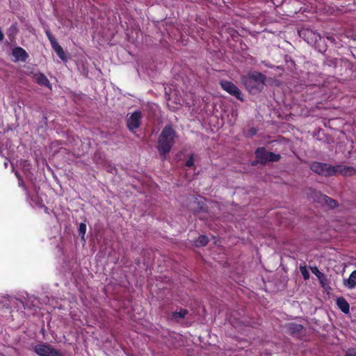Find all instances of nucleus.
I'll return each mask as SVG.
<instances>
[{
	"label": "nucleus",
	"instance_id": "f257e3e1",
	"mask_svg": "<svg viewBox=\"0 0 356 356\" xmlns=\"http://www.w3.org/2000/svg\"><path fill=\"white\" fill-rule=\"evenodd\" d=\"M266 76L259 72H252L242 77V83L251 94L260 92L266 83Z\"/></svg>",
	"mask_w": 356,
	"mask_h": 356
},
{
	"label": "nucleus",
	"instance_id": "f03ea898",
	"mask_svg": "<svg viewBox=\"0 0 356 356\" xmlns=\"http://www.w3.org/2000/svg\"><path fill=\"white\" fill-rule=\"evenodd\" d=\"M175 137L176 133L172 126H165L158 140L157 148L161 155L165 156L170 151L175 143L174 139Z\"/></svg>",
	"mask_w": 356,
	"mask_h": 356
},
{
	"label": "nucleus",
	"instance_id": "7ed1b4c3",
	"mask_svg": "<svg viewBox=\"0 0 356 356\" xmlns=\"http://www.w3.org/2000/svg\"><path fill=\"white\" fill-rule=\"evenodd\" d=\"M310 169L314 172L325 177L336 175L334 166L325 163L314 161L310 164Z\"/></svg>",
	"mask_w": 356,
	"mask_h": 356
},
{
	"label": "nucleus",
	"instance_id": "20e7f679",
	"mask_svg": "<svg viewBox=\"0 0 356 356\" xmlns=\"http://www.w3.org/2000/svg\"><path fill=\"white\" fill-rule=\"evenodd\" d=\"M255 156L259 160V163L262 165L266 164L268 162H277L281 159L280 154L268 152L264 147H259L256 149Z\"/></svg>",
	"mask_w": 356,
	"mask_h": 356
},
{
	"label": "nucleus",
	"instance_id": "39448f33",
	"mask_svg": "<svg viewBox=\"0 0 356 356\" xmlns=\"http://www.w3.org/2000/svg\"><path fill=\"white\" fill-rule=\"evenodd\" d=\"M220 84L222 87V88L225 90L227 92H228L229 95L235 97L237 99L243 102V98L241 93V91L239 90V88L233 83L222 80L220 82Z\"/></svg>",
	"mask_w": 356,
	"mask_h": 356
},
{
	"label": "nucleus",
	"instance_id": "423d86ee",
	"mask_svg": "<svg viewBox=\"0 0 356 356\" xmlns=\"http://www.w3.org/2000/svg\"><path fill=\"white\" fill-rule=\"evenodd\" d=\"M34 349L40 356H63L61 352L47 344L37 345Z\"/></svg>",
	"mask_w": 356,
	"mask_h": 356
},
{
	"label": "nucleus",
	"instance_id": "0eeeda50",
	"mask_svg": "<svg viewBox=\"0 0 356 356\" xmlns=\"http://www.w3.org/2000/svg\"><path fill=\"white\" fill-rule=\"evenodd\" d=\"M141 118L142 114L140 111H135L130 116L127 117V126L128 129L134 132L140 127Z\"/></svg>",
	"mask_w": 356,
	"mask_h": 356
},
{
	"label": "nucleus",
	"instance_id": "6e6552de",
	"mask_svg": "<svg viewBox=\"0 0 356 356\" xmlns=\"http://www.w3.org/2000/svg\"><path fill=\"white\" fill-rule=\"evenodd\" d=\"M334 170H336V175L338 174H341L343 176H352L356 173L355 168L342 165H335Z\"/></svg>",
	"mask_w": 356,
	"mask_h": 356
},
{
	"label": "nucleus",
	"instance_id": "1a4fd4ad",
	"mask_svg": "<svg viewBox=\"0 0 356 356\" xmlns=\"http://www.w3.org/2000/svg\"><path fill=\"white\" fill-rule=\"evenodd\" d=\"M307 196L312 199L314 202L321 204L323 197L324 194H322L320 191H316L314 188H309L307 191Z\"/></svg>",
	"mask_w": 356,
	"mask_h": 356
},
{
	"label": "nucleus",
	"instance_id": "9d476101",
	"mask_svg": "<svg viewBox=\"0 0 356 356\" xmlns=\"http://www.w3.org/2000/svg\"><path fill=\"white\" fill-rule=\"evenodd\" d=\"M33 79L38 84L51 88L50 82L44 74L35 73L33 74Z\"/></svg>",
	"mask_w": 356,
	"mask_h": 356
},
{
	"label": "nucleus",
	"instance_id": "9b49d317",
	"mask_svg": "<svg viewBox=\"0 0 356 356\" xmlns=\"http://www.w3.org/2000/svg\"><path fill=\"white\" fill-rule=\"evenodd\" d=\"M13 55L17 60L24 61L28 58V54L22 47H17L13 49Z\"/></svg>",
	"mask_w": 356,
	"mask_h": 356
},
{
	"label": "nucleus",
	"instance_id": "f8f14e48",
	"mask_svg": "<svg viewBox=\"0 0 356 356\" xmlns=\"http://www.w3.org/2000/svg\"><path fill=\"white\" fill-rule=\"evenodd\" d=\"M312 271L318 277L323 287H325L328 284L326 276L321 273L316 266L312 268Z\"/></svg>",
	"mask_w": 356,
	"mask_h": 356
},
{
	"label": "nucleus",
	"instance_id": "ddd939ff",
	"mask_svg": "<svg viewBox=\"0 0 356 356\" xmlns=\"http://www.w3.org/2000/svg\"><path fill=\"white\" fill-rule=\"evenodd\" d=\"M337 305L338 307L344 314H348L350 311V306L346 300L343 297H339L337 299Z\"/></svg>",
	"mask_w": 356,
	"mask_h": 356
},
{
	"label": "nucleus",
	"instance_id": "4468645a",
	"mask_svg": "<svg viewBox=\"0 0 356 356\" xmlns=\"http://www.w3.org/2000/svg\"><path fill=\"white\" fill-rule=\"evenodd\" d=\"M326 63L328 66H330V67L332 66L334 68H336L339 65L341 66H342L343 65L346 67H348L350 65L349 62L346 59L338 60L337 58L327 60Z\"/></svg>",
	"mask_w": 356,
	"mask_h": 356
},
{
	"label": "nucleus",
	"instance_id": "2eb2a0df",
	"mask_svg": "<svg viewBox=\"0 0 356 356\" xmlns=\"http://www.w3.org/2000/svg\"><path fill=\"white\" fill-rule=\"evenodd\" d=\"M343 284L349 289H353L356 286V270L351 273L348 280H343Z\"/></svg>",
	"mask_w": 356,
	"mask_h": 356
},
{
	"label": "nucleus",
	"instance_id": "dca6fc26",
	"mask_svg": "<svg viewBox=\"0 0 356 356\" xmlns=\"http://www.w3.org/2000/svg\"><path fill=\"white\" fill-rule=\"evenodd\" d=\"M321 204L326 205L330 209H334L338 207V203L337 200L327 196L326 195H325L323 200H322Z\"/></svg>",
	"mask_w": 356,
	"mask_h": 356
},
{
	"label": "nucleus",
	"instance_id": "f3484780",
	"mask_svg": "<svg viewBox=\"0 0 356 356\" xmlns=\"http://www.w3.org/2000/svg\"><path fill=\"white\" fill-rule=\"evenodd\" d=\"M53 49L56 51L58 56L63 61L67 60L65 53L63 51L62 47L57 42L52 46Z\"/></svg>",
	"mask_w": 356,
	"mask_h": 356
},
{
	"label": "nucleus",
	"instance_id": "a211bd4d",
	"mask_svg": "<svg viewBox=\"0 0 356 356\" xmlns=\"http://www.w3.org/2000/svg\"><path fill=\"white\" fill-rule=\"evenodd\" d=\"M289 332L292 334L299 333L303 330V326L297 323H289L287 325Z\"/></svg>",
	"mask_w": 356,
	"mask_h": 356
},
{
	"label": "nucleus",
	"instance_id": "6ab92c4d",
	"mask_svg": "<svg viewBox=\"0 0 356 356\" xmlns=\"http://www.w3.org/2000/svg\"><path fill=\"white\" fill-rule=\"evenodd\" d=\"M188 313V310L185 309H181L179 312L176 311L172 313V319L177 321L179 319L184 318Z\"/></svg>",
	"mask_w": 356,
	"mask_h": 356
},
{
	"label": "nucleus",
	"instance_id": "aec40b11",
	"mask_svg": "<svg viewBox=\"0 0 356 356\" xmlns=\"http://www.w3.org/2000/svg\"><path fill=\"white\" fill-rule=\"evenodd\" d=\"M209 242L208 238L204 235H201L198 237V238L195 241V246L197 247H202L205 246Z\"/></svg>",
	"mask_w": 356,
	"mask_h": 356
},
{
	"label": "nucleus",
	"instance_id": "412c9836",
	"mask_svg": "<svg viewBox=\"0 0 356 356\" xmlns=\"http://www.w3.org/2000/svg\"><path fill=\"white\" fill-rule=\"evenodd\" d=\"M79 235L81 236V239L83 241H85L84 239V236L86 234V225L85 223H80L79 224Z\"/></svg>",
	"mask_w": 356,
	"mask_h": 356
},
{
	"label": "nucleus",
	"instance_id": "4be33fe9",
	"mask_svg": "<svg viewBox=\"0 0 356 356\" xmlns=\"http://www.w3.org/2000/svg\"><path fill=\"white\" fill-rule=\"evenodd\" d=\"M300 271L305 280H307L309 278V273L308 270L307 269L306 266H300Z\"/></svg>",
	"mask_w": 356,
	"mask_h": 356
},
{
	"label": "nucleus",
	"instance_id": "5701e85b",
	"mask_svg": "<svg viewBox=\"0 0 356 356\" xmlns=\"http://www.w3.org/2000/svg\"><path fill=\"white\" fill-rule=\"evenodd\" d=\"M17 24H13L8 29V35L9 37H10L11 35H15L17 34Z\"/></svg>",
	"mask_w": 356,
	"mask_h": 356
},
{
	"label": "nucleus",
	"instance_id": "b1692460",
	"mask_svg": "<svg viewBox=\"0 0 356 356\" xmlns=\"http://www.w3.org/2000/svg\"><path fill=\"white\" fill-rule=\"evenodd\" d=\"M194 165V159H193V155L191 154L189 157V159L186 162V165L187 167H192Z\"/></svg>",
	"mask_w": 356,
	"mask_h": 356
},
{
	"label": "nucleus",
	"instance_id": "393cba45",
	"mask_svg": "<svg viewBox=\"0 0 356 356\" xmlns=\"http://www.w3.org/2000/svg\"><path fill=\"white\" fill-rule=\"evenodd\" d=\"M345 356H356V350L354 348H349L346 352Z\"/></svg>",
	"mask_w": 356,
	"mask_h": 356
},
{
	"label": "nucleus",
	"instance_id": "a878e982",
	"mask_svg": "<svg viewBox=\"0 0 356 356\" xmlns=\"http://www.w3.org/2000/svg\"><path fill=\"white\" fill-rule=\"evenodd\" d=\"M48 38H49V41L51 42V47L53 45H54V44H56L58 42L56 39L53 35H51V37H49Z\"/></svg>",
	"mask_w": 356,
	"mask_h": 356
},
{
	"label": "nucleus",
	"instance_id": "bb28decb",
	"mask_svg": "<svg viewBox=\"0 0 356 356\" xmlns=\"http://www.w3.org/2000/svg\"><path fill=\"white\" fill-rule=\"evenodd\" d=\"M107 170H108V172H109L111 173H113L114 172H116L115 168L112 167V166H108Z\"/></svg>",
	"mask_w": 356,
	"mask_h": 356
},
{
	"label": "nucleus",
	"instance_id": "cd10ccee",
	"mask_svg": "<svg viewBox=\"0 0 356 356\" xmlns=\"http://www.w3.org/2000/svg\"><path fill=\"white\" fill-rule=\"evenodd\" d=\"M327 39L332 43L335 42V40L332 36H327Z\"/></svg>",
	"mask_w": 356,
	"mask_h": 356
},
{
	"label": "nucleus",
	"instance_id": "c85d7f7f",
	"mask_svg": "<svg viewBox=\"0 0 356 356\" xmlns=\"http://www.w3.org/2000/svg\"><path fill=\"white\" fill-rule=\"evenodd\" d=\"M258 163H259V159L257 161H255L252 162V165H256Z\"/></svg>",
	"mask_w": 356,
	"mask_h": 356
},
{
	"label": "nucleus",
	"instance_id": "c756f323",
	"mask_svg": "<svg viewBox=\"0 0 356 356\" xmlns=\"http://www.w3.org/2000/svg\"><path fill=\"white\" fill-rule=\"evenodd\" d=\"M46 33H47V35L48 38H49L52 35L49 31H47Z\"/></svg>",
	"mask_w": 356,
	"mask_h": 356
},
{
	"label": "nucleus",
	"instance_id": "7c9ffc66",
	"mask_svg": "<svg viewBox=\"0 0 356 356\" xmlns=\"http://www.w3.org/2000/svg\"><path fill=\"white\" fill-rule=\"evenodd\" d=\"M250 131H251L252 134H254L256 133V131L253 130V129H251Z\"/></svg>",
	"mask_w": 356,
	"mask_h": 356
}]
</instances>
